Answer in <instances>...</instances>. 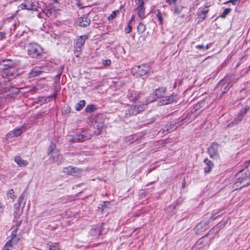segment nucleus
<instances>
[{
  "label": "nucleus",
  "instance_id": "54",
  "mask_svg": "<svg viewBox=\"0 0 250 250\" xmlns=\"http://www.w3.org/2000/svg\"><path fill=\"white\" fill-rule=\"evenodd\" d=\"M110 204V202L109 201H105L103 203V206L106 207Z\"/></svg>",
  "mask_w": 250,
  "mask_h": 250
},
{
  "label": "nucleus",
  "instance_id": "53",
  "mask_svg": "<svg viewBox=\"0 0 250 250\" xmlns=\"http://www.w3.org/2000/svg\"><path fill=\"white\" fill-rule=\"evenodd\" d=\"M204 47L205 46L203 45H197L196 46V48L199 50L204 49Z\"/></svg>",
  "mask_w": 250,
  "mask_h": 250
},
{
  "label": "nucleus",
  "instance_id": "23",
  "mask_svg": "<svg viewBox=\"0 0 250 250\" xmlns=\"http://www.w3.org/2000/svg\"><path fill=\"white\" fill-rule=\"evenodd\" d=\"M204 162L205 163L206 166L204 167V172L206 173H208L210 171L211 168L213 167V164L210 160H209L208 158L205 159L204 160Z\"/></svg>",
  "mask_w": 250,
  "mask_h": 250
},
{
  "label": "nucleus",
  "instance_id": "28",
  "mask_svg": "<svg viewBox=\"0 0 250 250\" xmlns=\"http://www.w3.org/2000/svg\"><path fill=\"white\" fill-rule=\"evenodd\" d=\"M22 133V130L20 128L15 129L7 134L8 138L19 136Z\"/></svg>",
  "mask_w": 250,
  "mask_h": 250
},
{
  "label": "nucleus",
  "instance_id": "39",
  "mask_svg": "<svg viewBox=\"0 0 250 250\" xmlns=\"http://www.w3.org/2000/svg\"><path fill=\"white\" fill-rule=\"evenodd\" d=\"M231 11V8H226L224 10L223 12L220 15V17H221L222 18H226V16L227 15H228L230 12Z\"/></svg>",
  "mask_w": 250,
  "mask_h": 250
},
{
  "label": "nucleus",
  "instance_id": "50",
  "mask_svg": "<svg viewBox=\"0 0 250 250\" xmlns=\"http://www.w3.org/2000/svg\"><path fill=\"white\" fill-rule=\"evenodd\" d=\"M176 0H166V1L170 5L172 4L176 5Z\"/></svg>",
  "mask_w": 250,
  "mask_h": 250
},
{
  "label": "nucleus",
  "instance_id": "47",
  "mask_svg": "<svg viewBox=\"0 0 250 250\" xmlns=\"http://www.w3.org/2000/svg\"><path fill=\"white\" fill-rule=\"evenodd\" d=\"M111 61L110 60H105L103 61V64L105 66H109L111 64Z\"/></svg>",
  "mask_w": 250,
  "mask_h": 250
},
{
  "label": "nucleus",
  "instance_id": "44",
  "mask_svg": "<svg viewBox=\"0 0 250 250\" xmlns=\"http://www.w3.org/2000/svg\"><path fill=\"white\" fill-rule=\"evenodd\" d=\"M7 196L8 198H13L14 196V191L13 189H10L8 191L7 193Z\"/></svg>",
  "mask_w": 250,
  "mask_h": 250
},
{
  "label": "nucleus",
  "instance_id": "51",
  "mask_svg": "<svg viewBox=\"0 0 250 250\" xmlns=\"http://www.w3.org/2000/svg\"><path fill=\"white\" fill-rule=\"evenodd\" d=\"M5 33L3 32H0V41L5 38Z\"/></svg>",
  "mask_w": 250,
  "mask_h": 250
},
{
  "label": "nucleus",
  "instance_id": "43",
  "mask_svg": "<svg viewBox=\"0 0 250 250\" xmlns=\"http://www.w3.org/2000/svg\"><path fill=\"white\" fill-rule=\"evenodd\" d=\"M182 10V8L176 6L174 9L173 13L174 14L178 15L181 12Z\"/></svg>",
  "mask_w": 250,
  "mask_h": 250
},
{
  "label": "nucleus",
  "instance_id": "5",
  "mask_svg": "<svg viewBox=\"0 0 250 250\" xmlns=\"http://www.w3.org/2000/svg\"><path fill=\"white\" fill-rule=\"evenodd\" d=\"M28 55L32 58H37L43 53L42 47L36 43H31L28 46Z\"/></svg>",
  "mask_w": 250,
  "mask_h": 250
},
{
  "label": "nucleus",
  "instance_id": "58",
  "mask_svg": "<svg viewBox=\"0 0 250 250\" xmlns=\"http://www.w3.org/2000/svg\"><path fill=\"white\" fill-rule=\"evenodd\" d=\"M53 96L54 98H55L56 97V94L55 93V94H53Z\"/></svg>",
  "mask_w": 250,
  "mask_h": 250
},
{
  "label": "nucleus",
  "instance_id": "48",
  "mask_svg": "<svg viewBox=\"0 0 250 250\" xmlns=\"http://www.w3.org/2000/svg\"><path fill=\"white\" fill-rule=\"evenodd\" d=\"M172 124L171 123L170 125H173L172 127L171 128H167V131L168 132H171L172 130L175 129L176 128V127H177V126H175V125H173V122H172Z\"/></svg>",
  "mask_w": 250,
  "mask_h": 250
},
{
  "label": "nucleus",
  "instance_id": "32",
  "mask_svg": "<svg viewBox=\"0 0 250 250\" xmlns=\"http://www.w3.org/2000/svg\"><path fill=\"white\" fill-rule=\"evenodd\" d=\"M225 82L231 83L232 82L235 83L237 80H235L234 74H229L226 76L224 79Z\"/></svg>",
  "mask_w": 250,
  "mask_h": 250
},
{
  "label": "nucleus",
  "instance_id": "42",
  "mask_svg": "<svg viewBox=\"0 0 250 250\" xmlns=\"http://www.w3.org/2000/svg\"><path fill=\"white\" fill-rule=\"evenodd\" d=\"M240 2L239 0H229V1L224 3V4H228L229 3H231L233 5H238Z\"/></svg>",
  "mask_w": 250,
  "mask_h": 250
},
{
  "label": "nucleus",
  "instance_id": "10",
  "mask_svg": "<svg viewBox=\"0 0 250 250\" xmlns=\"http://www.w3.org/2000/svg\"><path fill=\"white\" fill-rule=\"evenodd\" d=\"M219 145L213 142L208 148V151L210 158L213 159L217 160L219 158L218 153Z\"/></svg>",
  "mask_w": 250,
  "mask_h": 250
},
{
  "label": "nucleus",
  "instance_id": "21",
  "mask_svg": "<svg viewBox=\"0 0 250 250\" xmlns=\"http://www.w3.org/2000/svg\"><path fill=\"white\" fill-rule=\"evenodd\" d=\"M208 11L209 10L208 7H205L198 12L197 15L198 18L200 19V21H203L207 18V14L208 13Z\"/></svg>",
  "mask_w": 250,
  "mask_h": 250
},
{
  "label": "nucleus",
  "instance_id": "16",
  "mask_svg": "<svg viewBox=\"0 0 250 250\" xmlns=\"http://www.w3.org/2000/svg\"><path fill=\"white\" fill-rule=\"evenodd\" d=\"M15 62L11 60H3L0 62V68L2 69L3 71L15 66Z\"/></svg>",
  "mask_w": 250,
  "mask_h": 250
},
{
  "label": "nucleus",
  "instance_id": "57",
  "mask_svg": "<svg viewBox=\"0 0 250 250\" xmlns=\"http://www.w3.org/2000/svg\"><path fill=\"white\" fill-rule=\"evenodd\" d=\"M53 1L55 3H59V1L58 0H53Z\"/></svg>",
  "mask_w": 250,
  "mask_h": 250
},
{
  "label": "nucleus",
  "instance_id": "60",
  "mask_svg": "<svg viewBox=\"0 0 250 250\" xmlns=\"http://www.w3.org/2000/svg\"><path fill=\"white\" fill-rule=\"evenodd\" d=\"M134 16H132V17H131V20H130V21H131L134 19Z\"/></svg>",
  "mask_w": 250,
  "mask_h": 250
},
{
  "label": "nucleus",
  "instance_id": "12",
  "mask_svg": "<svg viewBox=\"0 0 250 250\" xmlns=\"http://www.w3.org/2000/svg\"><path fill=\"white\" fill-rule=\"evenodd\" d=\"M137 5L136 9L138 11V15L141 19L145 18V8L144 6L145 4L143 0H135Z\"/></svg>",
  "mask_w": 250,
  "mask_h": 250
},
{
  "label": "nucleus",
  "instance_id": "41",
  "mask_svg": "<svg viewBox=\"0 0 250 250\" xmlns=\"http://www.w3.org/2000/svg\"><path fill=\"white\" fill-rule=\"evenodd\" d=\"M131 21H129L128 23V25L125 28V32L128 34L131 32L132 27L130 25Z\"/></svg>",
  "mask_w": 250,
  "mask_h": 250
},
{
  "label": "nucleus",
  "instance_id": "9",
  "mask_svg": "<svg viewBox=\"0 0 250 250\" xmlns=\"http://www.w3.org/2000/svg\"><path fill=\"white\" fill-rule=\"evenodd\" d=\"M149 69V66L148 64H143L135 66L132 70V73H136V77H141L146 75Z\"/></svg>",
  "mask_w": 250,
  "mask_h": 250
},
{
  "label": "nucleus",
  "instance_id": "56",
  "mask_svg": "<svg viewBox=\"0 0 250 250\" xmlns=\"http://www.w3.org/2000/svg\"><path fill=\"white\" fill-rule=\"evenodd\" d=\"M185 185H186V182H185V181L184 180L183 182V184H182V188H184L185 187Z\"/></svg>",
  "mask_w": 250,
  "mask_h": 250
},
{
  "label": "nucleus",
  "instance_id": "13",
  "mask_svg": "<svg viewBox=\"0 0 250 250\" xmlns=\"http://www.w3.org/2000/svg\"><path fill=\"white\" fill-rule=\"evenodd\" d=\"M88 38L87 35H82L77 39L76 42L74 44V47L78 52H80L82 47L83 46L85 40Z\"/></svg>",
  "mask_w": 250,
  "mask_h": 250
},
{
  "label": "nucleus",
  "instance_id": "52",
  "mask_svg": "<svg viewBox=\"0 0 250 250\" xmlns=\"http://www.w3.org/2000/svg\"><path fill=\"white\" fill-rule=\"evenodd\" d=\"M219 216V214H218V213H213L211 218L213 219H215Z\"/></svg>",
  "mask_w": 250,
  "mask_h": 250
},
{
  "label": "nucleus",
  "instance_id": "37",
  "mask_svg": "<svg viewBox=\"0 0 250 250\" xmlns=\"http://www.w3.org/2000/svg\"><path fill=\"white\" fill-rule=\"evenodd\" d=\"M146 30V26L144 24L140 22L137 27V31L139 34L143 33Z\"/></svg>",
  "mask_w": 250,
  "mask_h": 250
},
{
  "label": "nucleus",
  "instance_id": "29",
  "mask_svg": "<svg viewBox=\"0 0 250 250\" xmlns=\"http://www.w3.org/2000/svg\"><path fill=\"white\" fill-rule=\"evenodd\" d=\"M8 92H9V95L13 97L15 95H17L19 93L20 90L18 88L12 86L10 83V89Z\"/></svg>",
  "mask_w": 250,
  "mask_h": 250
},
{
  "label": "nucleus",
  "instance_id": "20",
  "mask_svg": "<svg viewBox=\"0 0 250 250\" xmlns=\"http://www.w3.org/2000/svg\"><path fill=\"white\" fill-rule=\"evenodd\" d=\"M77 22L79 26L85 27L89 25L90 20L87 17H81L78 19Z\"/></svg>",
  "mask_w": 250,
  "mask_h": 250
},
{
  "label": "nucleus",
  "instance_id": "34",
  "mask_svg": "<svg viewBox=\"0 0 250 250\" xmlns=\"http://www.w3.org/2000/svg\"><path fill=\"white\" fill-rule=\"evenodd\" d=\"M15 245L13 242L10 239L3 246V250H11L13 246Z\"/></svg>",
  "mask_w": 250,
  "mask_h": 250
},
{
  "label": "nucleus",
  "instance_id": "3",
  "mask_svg": "<svg viewBox=\"0 0 250 250\" xmlns=\"http://www.w3.org/2000/svg\"><path fill=\"white\" fill-rule=\"evenodd\" d=\"M146 107V104L141 103H136L133 106H130L125 111L124 118H128L133 116H136L138 113L143 111Z\"/></svg>",
  "mask_w": 250,
  "mask_h": 250
},
{
  "label": "nucleus",
  "instance_id": "4",
  "mask_svg": "<svg viewBox=\"0 0 250 250\" xmlns=\"http://www.w3.org/2000/svg\"><path fill=\"white\" fill-rule=\"evenodd\" d=\"M210 234V233L208 232V233L200 238L192 247V250H202L208 248L210 245L211 239L213 238V236L212 237H208V235H209Z\"/></svg>",
  "mask_w": 250,
  "mask_h": 250
},
{
  "label": "nucleus",
  "instance_id": "27",
  "mask_svg": "<svg viewBox=\"0 0 250 250\" xmlns=\"http://www.w3.org/2000/svg\"><path fill=\"white\" fill-rule=\"evenodd\" d=\"M76 167L69 166L67 167H64L63 168V172L65 173L67 175H74V173L76 172Z\"/></svg>",
  "mask_w": 250,
  "mask_h": 250
},
{
  "label": "nucleus",
  "instance_id": "8",
  "mask_svg": "<svg viewBox=\"0 0 250 250\" xmlns=\"http://www.w3.org/2000/svg\"><path fill=\"white\" fill-rule=\"evenodd\" d=\"M91 135L85 131H82L81 133H76L70 139V141L73 142H82L88 140L91 138Z\"/></svg>",
  "mask_w": 250,
  "mask_h": 250
},
{
  "label": "nucleus",
  "instance_id": "14",
  "mask_svg": "<svg viewBox=\"0 0 250 250\" xmlns=\"http://www.w3.org/2000/svg\"><path fill=\"white\" fill-rule=\"evenodd\" d=\"M178 99L177 95L172 94L169 96H165L160 101L161 105H165L173 103Z\"/></svg>",
  "mask_w": 250,
  "mask_h": 250
},
{
  "label": "nucleus",
  "instance_id": "15",
  "mask_svg": "<svg viewBox=\"0 0 250 250\" xmlns=\"http://www.w3.org/2000/svg\"><path fill=\"white\" fill-rule=\"evenodd\" d=\"M10 82L5 79L0 82V94L8 92L10 89Z\"/></svg>",
  "mask_w": 250,
  "mask_h": 250
},
{
  "label": "nucleus",
  "instance_id": "7",
  "mask_svg": "<svg viewBox=\"0 0 250 250\" xmlns=\"http://www.w3.org/2000/svg\"><path fill=\"white\" fill-rule=\"evenodd\" d=\"M249 109V107L248 106H245L243 107L240 110L239 113L237 116L234 119V120L229 124H228V126L229 127H231L234 125H238L239 123H240L243 120L244 116L247 113L248 110Z\"/></svg>",
  "mask_w": 250,
  "mask_h": 250
},
{
  "label": "nucleus",
  "instance_id": "55",
  "mask_svg": "<svg viewBox=\"0 0 250 250\" xmlns=\"http://www.w3.org/2000/svg\"><path fill=\"white\" fill-rule=\"evenodd\" d=\"M210 45H211L210 44H207V45L204 47V48H205L206 50L208 49L209 48V47H210Z\"/></svg>",
  "mask_w": 250,
  "mask_h": 250
},
{
  "label": "nucleus",
  "instance_id": "49",
  "mask_svg": "<svg viewBox=\"0 0 250 250\" xmlns=\"http://www.w3.org/2000/svg\"><path fill=\"white\" fill-rule=\"evenodd\" d=\"M201 222H204V230H206L207 229H208V221H204V220H203L202 221H201Z\"/></svg>",
  "mask_w": 250,
  "mask_h": 250
},
{
  "label": "nucleus",
  "instance_id": "45",
  "mask_svg": "<svg viewBox=\"0 0 250 250\" xmlns=\"http://www.w3.org/2000/svg\"><path fill=\"white\" fill-rule=\"evenodd\" d=\"M18 8L20 10H24L26 9L27 10V6L26 5V3L25 2L22 3L19 5L18 6Z\"/></svg>",
  "mask_w": 250,
  "mask_h": 250
},
{
  "label": "nucleus",
  "instance_id": "38",
  "mask_svg": "<svg viewBox=\"0 0 250 250\" xmlns=\"http://www.w3.org/2000/svg\"><path fill=\"white\" fill-rule=\"evenodd\" d=\"M204 222H200L198 225H196V227L195 228V230L197 231H204L205 230H204Z\"/></svg>",
  "mask_w": 250,
  "mask_h": 250
},
{
  "label": "nucleus",
  "instance_id": "31",
  "mask_svg": "<svg viewBox=\"0 0 250 250\" xmlns=\"http://www.w3.org/2000/svg\"><path fill=\"white\" fill-rule=\"evenodd\" d=\"M225 225V223H222L221 222L219 223L215 227L211 229L209 233H217L220 230V228H222Z\"/></svg>",
  "mask_w": 250,
  "mask_h": 250
},
{
  "label": "nucleus",
  "instance_id": "35",
  "mask_svg": "<svg viewBox=\"0 0 250 250\" xmlns=\"http://www.w3.org/2000/svg\"><path fill=\"white\" fill-rule=\"evenodd\" d=\"M85 105V102L84 100H81L76 104V109L77 111L81 110Z\"/></svg>",
  "mask_w": 250,
  "mask_h": 250
},
{
  "label": "nucleus",
  "instance_id": "30",
  "mask_svg": "<svg viewBox=\"0 0 250 250\" xmlns=\"http://www.w3.org/2000/svg\"><path fill=\"white\" fill-rule=\"evenodd\" d=\"M42 71L39 68H34L29 73L30 77H34L40 75Z\"/></svg>",
  "mask_w": 250,
  "mask_h": 250
},
{
  "label": "nucleus",
  "instance_id": "33",
  "mask_svg": "<svg viewBox=\"0 0 250 250\" xmlns=\"http://www.w3.org/2000/svg\"><path fill=\"white\" fill-rule=\"evenodd\" d=\"M97 109L96 106L94 104H88L85 108V111L87 113H91L94 112Z\"/></svg>",
  "mask_w": 250,
  "mask_h": 250
},
{
  "label": "nucleus",
  "instance_id": "26",
  "mask_svg": "<svg viewBox=\"0 0 250 250\" xmlns=\"http://www.w3.org/2000/svg\"><path fill=\"white\" fill-rule=\"evenodd\" d=\"M17 233V229H14L11 234L10 240L13 242L14 245L17 244L19 241V238L18 237Z\"/></svg>",
  "mask_w": 250,
  "mask_h": 250
},
{
  "label": "nucleus",
  "instance_id": "2",
  "mask_svg": "<svg viewBox=\"0 0 250 250\" xmlns=\"http://www.w3.org/2000/svg\"><path fill=\"white\" fill-rule=\"evenodd\" d=\"M47 155L50 164L56 163L60 164L63 161L62 156L59 152L56 145L52 142H51L47 149Z\"/></svg>",
  "mask_w": 250,
  "mask_h": 250
},
{
  "label": "nucleus",
  "instance_id": "22",
  "mask_svg": "<svg viewBox=\"0 0 250 250\" xmlns=\"http://www.w3.org/2000/svg\"><path fill=\"white\" fill-rule=\"evenodd\" d=\"M126 96L130 101H135L138 99L139 94L134 90H129Z\"/></svg>",
  "mask_w": 250,
  "mask_h": 250
},
{
  "label": "nucleus",
  "instance_id": "17",
  "mask_svg": "<svg viewBox=\"0 0 250 250\" xmlns=\"http://www.w3.org/2000/svg\"><path fill=\"white\" fill-rule=\"evenodd\" d=\"M23 199L22 198H19L18 202L15 204V210L14 211L15 219H18L20 216L21 215L22 210L21 209L20 207L21 205V200Z\"/></svg>",
  "mask_w": 250,
  "mask_h": 250
},
{
  "label": "nucleus",
  "instance_id": "19",
  "mask_svg": "<svg viewBox=\"0 0 250 250\" xmlns=\"http://www.w3.org/2000/svg\"><path fill=\"white\" fill-rule=\"evenodd\" d=\"M26 5L27 6V10L37 11L38 10L39 6L38 3L36 2L34 0H26Z\"/></svg>",
  "mask_w": 250,
  "mask_h": 250
},
{
  "label": "nucleus",
  "instance_id": "18",
  "mask_svg": "<svg viewBox=\"0 0 250 250\" xmlns=\"http://www.w3.org/2000/svg\"><path fill=\"white\" fill-rule=\"evenodd\" d=\"M232 85V84L229 83L224 81L223 82H220L218 84L217 87L220 88V90L222 91V93L223 94L227 92Z\"/></svg>",
  "mask_w": 250,
  "mask_h": 250
},
{
  "label": "nucleus",
  "instance_id": "59",
  "mask_svg": "<svg viewBox=\"0 0 250 250\" xmlns=\"http://www.w3.org/2000/svg\"><path fill=\"white\" fill-rule=\"evenodd\" d=\"M101 134V132L100 130L98 131V133H97V135H99V134Z\"/></svg>",
  "mask_w": 250,
  "mask_h": 250
},
{
  "label": "nucleus",
  "instance_id": "25",
  "mask_svg": "<svg viewBox=\"0 0 250 250\" xmlns=\"http://www.w3.org/2000/svg\"><path fill=\"white\" fill-rule=\"evenodd\" d=\"M47 247L49 250H61V248L59 243L50 242L47 244Z\"/></svg>",
  "mask_w": 250,
  "mask_h": 250
},
{
  "label": "nucleus",
  "instance_id": "6",
  "mask_svg": "<svg viewBox=\"0 0 250 250\" xmlns=\"http://www.w3.org/2000/svg\"><path fill=\"white\" fill-rule=\"evenodd\" d=\"M166 93V89L163 87H160L155 89L153 93L151 94L148 98L149 103L156 101L157 99L163 98Z\"/></svg>",
  "mask_w": 250,
  "mask_h": 250
},
{
  "label": "nucleus",
  "instance_id": "1",
  "mask_svg": "<svg viewBox=\"0 0 250 250\" xmlns=\"http://www.w3.org/2000/svg\"><path fill=\"white\" fill-rule=\"evenodd\" d=\"M246 169L239 171L235 175L236 182L234 186L241 188L250 184V160L245 165Z\"/></svg>",
  "mask_w": 250,
  "mask_h": 250
},
{
  "label": "nucleus",
  "instance_id": "36",
  "mask_svg": "<svg viewBox=\"0 0 250 250\" xmlns=\"http://www.w3.org/2000/svg\"><path fill=\"white\" fill-rule=\"evenodd\" d=\"M156 15L157 17L159 24L162 25L163 23V19L162 17V13L159 10H156Z\"/></svg>",
  "mask_w": 250,
  "mask_h": 250
},
{
  "label": "nucleus",
  "instance_id": "46",
  "mask_svg": "<svg viewBox=\"0 0 250 250\" xmlns=\"http://www.w3.org/2000/svg\"><path fill=\"white\" fill-rule=\"evenodd\" d=\"M21 222H22L21 220H17L16 221V224L15 225H14L13 226L14 228L15 227H16L14 229H17V230H18L19 229V227L21 225Z\"/></svg>",
  "mask_w": 250,
  "mask_h": 250
},
{
  "label": "nucleus",
  "instance_id": "40",
  "mask_svg": "<svg viewBox=\"0 0 250 250\" xmlns=\"http://www.w3.org/2000/svg\"><path fill=\"white\" fill-rule=\"evenodd\" d=\"M119 12V10H115L112 12V13L108 16V19L110 21L112 20L113 19H114L116 16L117 14Z\"/></svg>",
  "mask_w": 250,
  "mask_h": 250
},
{
  "label": "nucleus",
  "instance_id": "11",
  "mask_svg": "<svg viewBox=\"0 0 250 250\" xmlns=\"http://www.w3.org/2000/svg\"><path fill=\"white\" fill-rule=\"evenodd\" d=\"M18 75V71L14 66L6 69L2 72V76L4 78L7 77L8 79H11L13 77L15 78Z\"/></svg>",
  "mask_w": 250,
  "mask_h": 250
},
{
  "label": "nucleus",
  "instance_id": "24",
  "mask_svg": "<svg viewBox=\"0 0 250 250\" xmlns=\"http://www.w3.org/2000/svg\"><path fill=\"white\" fill-rule=\"evenodd\" d=\"M14 161L19 167H25L28 164L27 161L22 159L20 156H15Z\"/></svg>",
  "mask_w": 250,
  "mask_h": 250
}]
</instances>
